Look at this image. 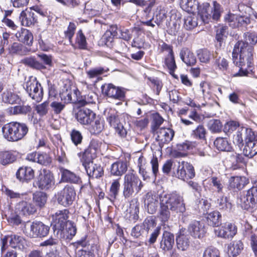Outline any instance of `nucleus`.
<instances>
[{
	"label": "nucleus",
	"mask_w": 257,
	"mask_h": 257,
	"mask_svg": "<svg viewBox=\"0 0 257 257\" xmlns=\"http://www.w3.org/2000/svg\"><path fill=\"white\" fill-rule=\"evenodd\" d=\"M257 139L254 132L251 128L241 127L239 128L236 133L235 140L239 145H243V142L245 143L253 141Z\"/></svg>",
	"instance_id": "obj_14"
},
{
	"label": "nucleus",
	"mask_w": 257,
	"mask_h": 257,
	"mask_svg": "<svg viewBox=\"0 0 257 257\" xmlns=\"http://www.w3.org/2000/svg\"><path fill=\"white\" fill-rule=\"evenodd\" d=\"M229 186L232 188L242 189L246 183V179L244 177H231L229 181Z\"/></svg>",
	"instance_id": "obj_41"
},
{
	"label": "nucleus",
	"mask_w": 257,
	"mask_h": 257,
	"mask_svg": "<svg viewBox=\"0 0 257 257\" xmlns=\"http://www.w3.org/2000/svg\"><path fill=\"white\" fill-rule=\"evenodd\" d=\"M3 101L7 103L14 104L16 102V94L14 90H7L2 94Z\"/></svg>",
	"instance_id": "obj_53"
},
{
	"label": "nucleus",
	"mask_w": 257,
	"mask_h": 257,
	"mask_svg": "<svg viewBox=\"0 0 257 257\" xmlns=\"http://www.w3.org/2000/svg\"><path fill=\"white\" fill-rule=\"evenodd\" d=\"M174 244V236L173 233L164 231L160 242V248L164 251L171 250Z\"/></svg>",
	"instance_id": "obj_20"
},
{
	"label": "nucleus",
	"mask_w": 257,
	"mask_h": 257,
	"mask_svg": "<svg viewBox=\"0 0 257 257\" xmlns=\"http://www.w3.org/2000/svg\"><path fill=\"white\" fill-rule=\"evenodd\" d=\"M75 191L73 187L67 185L56 195L57 202L65 207L71 205L75 199Z\"/></svg>",
	"instance_id": "obj_9"
},
{
	"label": "nucleus",
	"mask_w": 257,
	"mask_h": 257,
	"mask_svg": "<svg viewBox=\"0 0 257 257\" xmlns=\"http://www.w3.org/2000/svg\"><path fill=\"white\" fill-rule=\"evenodd\" d=\"M167 11L164 8H161L155 18V23L159 26L167 18Z\"/></svg>",
	"instance_id": "obj_64"
},
{
	"label": "nucleus",
	"mask_w": 257,
	"mask_h": 257,
	"mask_svg": "<svg viewBox=\"0 0 257 257\" xmlns=\"http://www.w3.org/2000/svg\"><path fill=\"white\" fill-rule=\"evenodd\" d=\"M33 201L36 205L42 208L47 202V197L45 193L37 191L33 194Z\"/></svg>",
	"instance_id": "obj_46"
},
{
	"label": "nucleus",
	"mask_w": 257,
	"mask_h": 257,
	"mask_svg": "<svg viewBox=\"0 0 257 257\" xmlns=\"http://www.w3.org/2000/svg\"><path fill=\"white\" fill-rule=\"evenodd\" d=\"M21 225L23 232L27 236L31 237H45L49 232L50 227L44 224L41 221H30L21 223V220L17 216V225Z\"/></svg>",
	"instance_id": "obj_3"
},
{
	"label": "nucleus",
	"mask_w": 257,
	"mask_h": 257,
	"mask_svg": "<svg viewBox=\"0 0 257 257\" xmlns=\"http://www.w3.org/2000/svg\"><path fill=\"white\" fill-rule=\"evenodd\" d=\"M19 98L17 96V101ZM32 108L31 106L28 104H26L24 102H17V114H20L22 115H26L31 112Z\"/></svg>",
	"instance_id": "obj_55"
},
{
	"label": "nucleus",
	"mask_w": 257,
	"mask_h": 257,
	"mask_svg": "<svg viewBox=\"0 0 257 257\" xmlns=\"http://www.w3.org/2000/svg\"><path fill=\"white\" fill-rule=\"evenodd\" d=\"M215 65L222 71L226 70L228 67V62L226 59L221 56L215 57Z\"/></svg>",
	"instance_id": "obj_59"
},
{
	"label": "nucleus",
	"mask_w": 257,
	"mask_h": 257,
	"mask_svg": "<svg viewBox=\"0 0 257 257\" xmlns=\"http://www.w3.org/2000/svg\"><path fill=\"white\" fill-rule=\"evenodd\" d=\"M243 155L251 158L257 154V139L253 141L245 143L243 150Z\"/></svg>",
	"instance_id": "obj_33"
},
{
	"label": "nucleus",
	"mask_w": 257,
	"mask_h": 257,
	"mask_svg": "<svg viewBox=\"0 0 257 257\" xmlns=\"http://www.w3.org/2000/svg\"><path fill=\"white\" fill-rule=\"evenodd\" d=\"M209 181L210 186L215 191L218 193L222 192L224 183L220 176H211Z\"/></svg>",
	"instance_id": "obj_35"
},
{
	"label": "nucleus",
	"mask_w": 257,
	"mask_h": 257,
	"mask_svg": "<svg viewBox=\"0 0 257 257\" xmlns=\"http://www.w3.org/2000/svg\"><path fill=\"white\" fill-rule=\"evenodd\" d=\"M165 64L169 69L170 73L173 75V73L177 68L174 54L168 55L167 57L165 58Z\"/></svg>",
	"instance_id": "obj_57"
},
{
	"label": "nucleus",
	"mask_w": 257,
	"mask_h": 257,
	"mask_svg": "<svg viewBox=\"0 0 257 257\" xmlns=\"http://www.w3.org/2000/svg\"><path fill=\"white\" fill-rule=\"evenodd\" d=\"M61 179L64 182L73 183H79L80 181V178L78 176L66 169L62 171Z\"/></svg>",
	"instance_id": "obj_40"
},
{
	"label": "nucleus",
	"mask_w": 257,
	"mask_h": 257,
	"mask_svg": "<svg viewBox=\"0 0 257 257\" xmlns=\"http://www.w3.org/2000/svg\"><path fill=\"white\" fill-rule=\"evenodd\" d=\"M237 203L242 208L245 210H248L250 208H253L255 206L253 200L250 199L247 192L245 195L240 196L237 200Z\"/></svg>",
	"instance_id": "obj_34"
},
{
	"label": "nucleus",
	"mask_w": 257,
	"mask_h": 257,
	"mask_svg": "<svg viewBox=\"0 0 257 257\" xmlns=\"http://www.w3.org/2000/svg\"><path fill=\"white\" fill-rule=\"evenodd\" d=\"M192 149L191 144L188 141L179 144L177 145L178 152L176 156L177 157H185L187 155V151Z\"/></svg>",
	"instance_id": "obj_49"
},
{
	"label": "nucleus",
	"mask_w": 257,
	"mask_h": 257,
	"mask_svg": "<svg viewBox=\"0 0 257 257\" xmlns=\"http://www.w3.org/2000/svg\"><path fill=\"white\" fill-rule=\"evenodd\" d=\"M188 231L190 235L195 238H202L206 233L204 224L197 220H194L189 224Z\"/></svg>",
	"instance_id": "obj_17"
},
{
	"label": "nucleus",
	"mask_w": 257,
	"mask_h": 257,
	"mask_svg": "<svg viewBox=\"0 0 257 257\" xmlns=\"http://www.w3.org/2000/svg\"><path fill=\"white\" fill-rule=\"evenodd\" d=\"M199 60L202 63H208L212 57H217V52H211L207 49H200L197 51Z\"/></svg>",
	"instance_id": "obj_36"
},
{
	"label": "nucleus",
	"mask_w": 257,
	"mask_h": 257,
	"mask_svg": "<svg viewBox=\"0 0 257 257\" xmlns=\"http://www.w3.org/2000/svg\"><path fill=\"white\" fill-rule=\"evenodd\" d=\"M93 159H80L88 176L92 178H98L103 175V170L100 165L94 164Z\"/></svg>",
	"instance_id": "obj_11"
},
{
	"label": "nucleus",
	"mask_w": 257,
	"mask_h": 257,
	"mask_svg": "<svg viewBox=\"0 0 257 257\" xmlns=\"http://www.w3.org/2000/svg\"><path fill=\"white\" fill-rule=\"evenodd\" d=\"M154 132L157 136L156 140L161 144L169 143L171 141L174 136V131L170 128L161 127L157 128Z\"/></svg>",
	"instance_id": "obj_18"
},
{
	"label": "nucleus",
	"mask_w": 257,
	"mask_h": 257,
	"mask_svg": "<svg viewBox=\"0 0 257 257\" xmlns=\"http://www.w3.org/2000/svg\"><path fill=\"white\" fill-rule=\"evenodd\" d=\"M96 114L90 109L83 108L75 114L77 121L83 125H89L94 120Z\"/></svg>",
	"instance_id": "obj_16"
},
{
	"label": "nucleus",
	"mask_w": 257,
	"mask_h": 257,
	"mask_svg": "<svg viewBox=\"0 0 257 257\" xmlns=\"http://www.w3.org/2000/svg\"><path fill=\"white\" fill-rule=\"evenodd\" d=\"M217 207L222 211L229 212L231 209L232 204L226 197L222 196L217 199Z\"/></svg>",
	"instance_id": "obj_44"
},
{
	"label": "nucleus",
	"mask_w": 257,
	"mask_h": 257,
	"mask_svg": "<svg viewBox=\"0 0 257 257\" xmlns=\"http://www.w3.org/2000/svg\"><path fill=\"white\" fill-rule=\"evenodd\" d=\"M216 148L220 151H230L231 147L226 138H217L214 142Z\"/></svg>",
	"instance_id": "obj_39"
},
{
	"label": "nucleus",
	"mask_w": 257,
	"mask_h": 257,
	"mask_svg": "<svg viewBox=\"0 0 257 257\" xmlns=\"http://www.w3.org/2000/svg\"><path fill=\"white\" fill-rule=\"evenodd\" d=\"M176 243L178 249L184 251L189 247L190 240L188 235L183 233V231H180L179 234L176 237Z\"/></svg>",
	"instance_id": "obj_30"
},
{
	"label": "nucleus",
	"mask_w": 257,
	"mask_h": 257,
	"mask_svg": "<svg viewBox=\"0 0 257 257\" xmlns=\"http://www.w3.org/2000/svg\"><path fill=\"white\" fill-rule=\"evenodd\" d=\"M19 41L27 45L30 46L33 41V35L29 30L22 29L19 35Z\"/></svg>",
	"instance_id": "obj_42"
},
{
	"label": "nucleus",
	"mask_w": 257,
	"mask_h": 257,
	"mask_svg": "<svg viewBox=\"0 0 257 257\" xmlns=\"http://www.w3.org/2000/svg\"><path fill=\"white\" fill-rule=\"evenodd\" d=\"M206 135V129L202 125H199L195 129L193 130L191 133L192 137L201 140H205Z\"/></svg>",
	"instance_id": "obj_52"
},
{
	"label": "nucleus",
	"mask_w": 257,
	"mask_h": 257,
	"mask_svg": "<svg viewBox=\"0 0 257 257\" xmlns=\"http://www.w3.org/2000/svg\"><path fill=\"white\" fill-rule=\"evenodd\" d=\"M4 136L9 141H16V122L5 124L2 128Z\"/></svg>",
	"instance_id": "obj_24"
},
{
	"label": "nucleus",
	"mask_w": 257,
	"mask_h": 257,
	"mask_svg": "<svg viewBox=\"0 0 257 257\" xmlns=\"http://www.w3.org/2000/svg\"><path fill=\"white\" fill-rule=\"evenodd\" d=\"M213 9L211 11L212 13V19L217 21L220 17L221 14L223 12V9L221 5L216 1L213 3Z\"/></svg>",
	"instance_id": "obj_58"
},
{
	"label": "nucleus",
	"mask_w": 257,
	"mask_h": 257,
	"mask_svg": "<svg viewBox=\"0 0 257 257\" xmlns=\"http://www.w3.org/2000/svg\"><path fill=\"white\" fill-rule=\"evenodd\" d=\"M76 44L80 49H85L86 48L87 42L86 38L81 30H79L76 34Z\"/></svg>",
	"instance_id": "obj_54"
},
{
	"label": "nucleus",
	"mask_w": 257,
	"mask_h": 257,
	"mask_svg": "<svg viewBox=\"0 0 257 257\" xmlns=\"http://www.w3.org/2000/svg\"><path fill=\"white\" fill-rule=\"evenodd\" d=\"M37 159V163L43 165L50 164L52 160L51 158L47 153L38 154Z\"/></svg>",
	"instance_id": "obj_61"
},
{
	"label": "nucleus",
	"mask_w": 257,
	"mask_h": 257,
	"mask_svg": "<svg viewBox=\"0 0 257 257\" xmlns=\"http://www.w3.org/2000/svg\"><path fill=\"white\" fill-rule=\"evenodd\" d=\"M221 214L218 211H213L207 214L206 217L208 224L217 227L221 221Z\"/></svg>",
	"instance_id": "obj_32"
},
{
	"label": "nucleus",
	"mask_w": 257,
	"mask_h": 257,
	"mask_svg": "<svg viewBox=\"0 0 257 257\" xmlns=\"http://www.w3.org/2000/svg\"><path fill=\"white\" fill-rule=\"evenodd\" d=\"M29 96L37 102H40L43 98V91L42 87L35 77L31 78L25 86Z\"/></svg>",
	"instance_id": "obj_8"
},
{
	"label": "nucleus",
	"mask_w": 257,
	"mask_h": 257,
	"mask_svg": "<svg viewBox=\"0 0 257 257\" xmlns=\"http://www.w3.org/2000/svg\"><path fill=\"white\" fill-rule=\"evenodd\" d=\"M243 249V244L239 241H234L228 245V253L232 257L238 255Z\"/></svg>",
	"instance_id": "obj_37"
},
{
	"label": "nucleus",
	"mask_w": 257,
	"mask_h": 257,
	"mask_svg": "<svg viewBox=\"0 0 257 257\" xmlns=\"http://www.w3.org/2000/svg\"><path fill=\"white\" fill-rule=\"evenodd\" d=\"M143 182L134 173V171L128 172L124 177L123 183V195L125 198L132 197L138 194L143 187Z\"/></svg>",
	"instance_id": "obj_4"
},
{
	"label": "nucleus",
	"mask_w": 257,
	"mask_h": 257,
	"mask_svg": "<svg viewBox=\"0 0 257 257\" xmlns=\"http://www.w3.org/2000/svg\"><path fill=\"white\" fill-rule=\"evenodd\" d=\"M103 94L119 100L125 97V91L123 88L117 87L111 83H105L101 87Z\"/></svg>",
	"instance_id": "obj_12"
},
{
	"label": "nucleus",
	"mask_w": 257,
	"mask_h": 257,
	"mask_svg": "<svg viewBox=\"0 0 257 257\" xmlns=\"http://www.w3.org/2000/svg\"><path fill=\"white\" fill-rule=\"evenodd\" d=\"M22 196H25V200H23L19 202L18 209L20 214L23 215H30L34 214L36 211V207L31 203L28 202L27 200H28L27 194H22Z\"/></svg>",
	"instance_id": "obj_22"
},
{
	"label": "nucleus",
	"mask_w": 257,
	"mask_h": 257,
	"mask_svg": "<svg viewBox=\"0 0 257 257\" xmlns=\"http://www.w3.org/2000/svg\"><path fill=\"white\" fill-rule=\"evenodd\" d=\"M34 177V171L31 167H21L17 171V178L22 182H28Z\"/></svg>",
	"instance_id": "obj_26"
},
{
	"label": "nucleus",
	"mask_w": 257,
	"mask_h": 257,
	"mask_svg": "<svg viewBox=\"0 0 257 257\" xmlns=\"http://www.w3.org/2000/svg\"><path fill=\"white\" fill-rule=\"evenodd\" d=\"M65 104L66 103H64L63 101H54L51 103L50 106L55 114H59L64 109Z\"/></svg>",
	"instance_id": "obj_63"
},
{
	"label": "nucleus",
	"mask_w": 257,
	"mask_h": 257,
	"mask_svg": "<svg viewBox=\"0 0 257 257\" xmlns=\"http://www.w3.org/2000/svg\"><path fill=\"white\" fill-rule=\"evenodd\" d=\"M107 70L102 67H97L91 69L87 72V75L90 79L96 78L98 80L99 77Z\"/></svg>",
	"instance_id": "obj_56"
},
{
	"label": "nucleus",
	"mask_w": 257,
	"mask_h": 257,
	"mask_svg": "<svg viewBox=\"0 0 257 257\" xmlns=\"http://www.w3.org/2000/svg\"><path fill=\"white\" fill-rule=\"evenodd\" d=\"M70 137L72 142L75 146L81 143L83 137L79 131L73 130L70 133Z\"/></svg>",
	"instance_id": "obj_60"
},
{
	"label": "nucleus",
	"mask_w": 257,
	"mask_h": 257,
	"mask_svg": "<svg viewBox=\"0 0 257 257\" xmlns=\"http://www.w3.org/2000/svg\"><path fill=\"white\" fill-rule=\"evenodd\" d=\"M173 169L175 176L183 180L192 179L195 176L193 166L187 162H178L177 164L174 163Z\"/></svg>",
	"instance_id": "obj_5"
},
{
	"label": "nucleus",
	"mask_w": 257,
	"mask_h": 257,
	"mask_svg": "<svg viewBox=\"0 0 257 257\" xmlns=\"http://www.w3.org/2000/svg\"><path fill=\"white\" fill-rule=\"evenodd\" d=\"M5 216L10 225H16V206L12 202L9 203L8 208L5 211Z\"/></svg>",
	"instance_id": "obj_31"
},
{
	"label": "nucleus",
	"mask_w": 257,
	"mask_h": 257,
	"mask_svg": "<svg viewBox=\"0 0 257 257\" xmlns=\"http://www.w3.org/2000/svg\"><path fill=\"white\" fill-rule=\"evenodd\" d=\"M28 128L25 123L17 122V141L22 139L28 133Z\"/></svg>",
	"instance_id": "obj_62"
},
{
	"label": "nucleus",
	"mask_w": 257,
	"mask_h": 257,
	"mask_svg": "<svg viewBox=\"0 0 257 257\" xmlns=\"http://www.w3.org/2000/svg\"><path fill=\"white\" fill-rule=\"evenodd\" d=\"M230 161L232 163L233 169H236L239 167L238 166V164L245 163V162L243 156L235 152L231 153L230 155Z\"/></svg>",
	"instance_id": "obj_50"
},
{
	"label": "nucleus",
	"mask_w": 257,
	"mask_h": 257,
	"mask_svg": "<svg viewBox=\"0 0 257 257\" xmlns=\"http://www.w3.org/2000/svg\"><path fill=\"white\" fill-rule=\"evenodd\" d=\"M68 213L69 211L67 209H63L57 211L54 215H53V219L54 222L53 230L54 234L55 235L56 231L58 230L62 229L68 223Z\"/></svg>",
	"instance_id": "obj_13"
},
{
	"label": "nucleus",
	"mask_w": 257,
	"mask_h": 257,
	"mask_svg": "<svg viewBox=\"0 0 257 257\" xmlns=\"http://www.w3.org/2000/svg\"><path fill=\"white\" fill-rule=\"evenodd\" d=\"M244 41L238 42L232 52L233 63L240 70L251 67L253 61V45L257 43V33L247 32L244 35Z\"/></svg>",
	"instance_id": "obj_2"
},
{
	"label": "nucleus",
	"mask_w": 257,
	"mask_h": 257,
	"mask_svg": "<svg viewBox=\"0 0 257 257\" xmlns=\"http://www.w3.org/2000/svg\"><path fill=\"white\" fill-rule=\"evenodd\" d=\"M79 95V91L77 89L72 90V92L70 98V103H77L80 106H83L86 104L92 102L90 101H87L85 99H82L80 98L78 95Z\"/></svg>",
	"instance_id": "obj_45"
},
{
	"label": "nucleus",
	"mask_w": 257,
	"mask_h": 257,
	"mask_svg": "<svg viewBox=\"0 0 257 257\" xmlns=\"http://www.w3.org/2000/svg\"><path fill=\"white\" fill-rule=\"evenodd\" d=\"M181 6L183 9L188 12H193L196 8L198 9L199 7L195 0H182Z\"/></svg>",
	"instance_id": "obj_51"
},
{
	"label": "nucleus",
	"mask_w": 257,
	"mask_h": 257,
	"mask_svg": "<svg viewBox=\"0 0 257 257\" xmlns=\"http://www.w3.org/2000/svg\"><path fill=\"white\" fill-rule=\"evenodd\" d=\"M76 228L71 222L66 224L62 229L56 231L55 235H57L58 238L71 239L75 235Z\"/></svg>",
	"instance_id": "obj_21"
},
{
	"label": "nucleus",
	"mask_w": 257,
	"mask_h": 257,
	"mask_svg": "<svg viewBox=\"0 0 257 257\" xmlns=\"http://www.w3.org/2000/svg\"><path fill=\"white\" fill-rule=\"evenodd\" d=\"M225 22L232 28H238L246 25L250 22L249 19L246 17L228 13L224 17Z\"/></svg>",
	"instance_id": "obj_15"
},
{
	"label": "nucleus",
	"mask_w": 257,
	"mask_h": 257,
	"mask_svg": "<svg viewBox=\"0 0 257 257\" xmlns=\"http://www.w3.org/2000/svg\"><path fill=\"white\" fill-rule=\"evenodd\" d=\"M198 15L199 16L202 22L204 23H208L212 19V16L210 14V8L208 3L203 4L202 6L198 7Z\"/></svg>",
	"instance_id": "obj_28"
},
{
	"label": "nucleus",
	"mask_w": 257,
	"mask_h": 257,
	"mask_svg": "<svg viewBox=\"0 0 257 257\" xmlns=\"http://www.w3.org/2000/svg\"><path fill=\"white\" fill-rule=\"evenodd\" d=\"M181 60L187 65L192 66L196 62V59L194 54L187 48H183L180 53Z\"/></svg>",
	"instance_id": "obj_27"
},
{
	"label": "nucleus",
	"mask_w": 257,
	"mask_h": 257,
	"mask_svg": "<svg viewBox=\"0 0 257 257\" xmlns=\"http://www.w3.org/2000/svg\"><path fill=\"white\" fill-rule=\"evenodd\" d=\"M237 228L235 224L226 222L220 224V226L214 230L216 236L224 239H231L237 233Z\"/></svg>",
	"instance_id": "obj_10"
},
{
	"label": "nucleus",
	"mask_w": 257,
	"mask_h": 257,
	"mask_svg": "<svg viewBox=\"0 0 257 257\" xmlns=\"http://www.w3.org/2000/svg\"><path fill=\"white\" fill-rule=\"evenodd\" d=\"M102 145L101 142L98 140H91L88 149L83 153L81 159H94L96 157V154L100 151Z\"/></svg>",
	"instance_id": "obj_19"
},
{
	"label": "nucleus",
	"mask_w": 257,
	"mask_h": 257,
	"mask_svg": "<svg viewBox=\"0 0 257 257\" xmlns=\"http://www.w3.org/2000/svg\"><path fill=\"white\" fill-rule=\"evenodd\" d=\"M127 166L125 162L117 161L111 165L110 172L114 176H121L127 170Z\"/></svg>",
	"instance_id": "obj_29"
},
{
	"label": "nucleus",
	"mask_w": 257,
	"mask_h": 257,
	"mask_svg": "<svg viewBox=\"0 0 257 257\" xmlns=\"http://www.w3.org/2000/svg\"><path fill=\"white\" fill-rule=\"evenodd\" d=\"M121 115L114 110L108 112L106 120L109 125L115 129L119 136L122 138L126 137L127 132L121 122Z\"/></svg>",
	"instance_id": "obj_6"
},
{
	"label": "nucleus",
	"mask_w": 257,
	"mask_h": 257,
	"mask_svg": "<svg viewBox=\"0 0 257 257\" xmlns=\"http://www.w3.org/2000/svg\"><path fill=\"white\" fill-rule=\"evenodd\" d=\"M1 251H5L9 247L12 248H16V235L7 234L1 238Z\"/></svg>",
	"instance_id": "obj_25"
},
{
	"label": "nucleus",
	"mask_w": 257,
	"mask_h": 257,
	"mask_svg": "<svg viewBox=\"0 0 257 257\" xmlns=\"http://www.w3.org/2000/svg\"><path fill=\"white\" fill-rule=\"evenodd\" d=\"M15 160V156L11 151H4L0 153V163L3 165L12 163Z\"/></svg>",
	"instance_id": "obj_47"
},
{
	"label": "nucleus",
	"mask_w": 257,
	"mask_h": 257,
	"mask_svg": "<svg viewBox=\"0 0 257 257\" xmlns=\"http://www.w3.org/2000/svg\"><path fill=\"white\" fill-rule=\"evenodd\" d=\"M159 198L160 205L159 218L162 222H165L169 220L171 211L183 213L186 210L183 197L176 193H162L159 197L148 194L144 203L149 213L153 214L156 212Z\"/></svg>",
	"instance_id": "obj_1"
},
{
	"label": "nucleus",
	"mask_w": 257,
	"mask_h": 257,
	"mask_svg": "<svg viewBox=\"0 0 257 257\" xmlns=\"http://www.w3.org/2000/svg\"><path fill=\"white\" fill-rule=\"evenodd\" d=\"M198 25V18L195 14H190L184 19V27L186 30H192Z\"/></svg>",
	"instance_id": "obj_43"
},
{
	"label": "nucleus",
	"mask_w": 257,
	"mask_h": 257,
	"mask_svg": "<svg viewBox=\"0 0 257 257\" xmlns=\"http://www.w3.org/2000/svg\"><path fill=\"white\" fill-rule=\"evenodd\" d=\"M120 186L119 179H115L112 181L108 194L110 200L113 201L116 198L119 191Z\"/></svg>",
	"instance_id": "obj_48"
},
{
	"label": "nucleus",
	"mask_w": 257,
	"mask_h": 257,
	"mask_svg": "<svg viewBox=\"0 0 257 257\" xmlns=\"http://www.w3.org/2000/svg\"><path fill=\"white\" fill-rule=\"evenodd\" d=\"M55 185V180L51 172L45 169L41 171L36 179L34 185L41 190L51 189Z\"/></svg>",
	"instance_id": "obj_7"
},
{
	"label": "nucleus",
	"mask_w": 257,
	"mask_h": 257,
	"mask_svg": "<svg viewBox=\"0 0 257 257\" xmlns=\"http://www.w3.org/2000/svg\"><path fill=\"white\" fill-rule=\"evenodd\" d=\"M19 19L21 25L26 27L33 25L37 21L34 13L27 9L22 12Z\"/></svg>",
	"instance_id": "obj_23"
},
{
	"label": "nucleus",
	"mask_w": 257,
	"mask_h": 257,
	"mask_svg": "<svg viewBox=\"0 0 257 257\" xmlns=\"http://www.w3.org/2000/svg\"><path fill=\"white\" fill-rule=\"evenodd\" d=\"M89 125H90L89 131L93 135L99 134L104 128L103 120L100 118H96V117L91 124H89Z\"/></svg>",
	"instance_id": "obj_38"
}]
</instances>
